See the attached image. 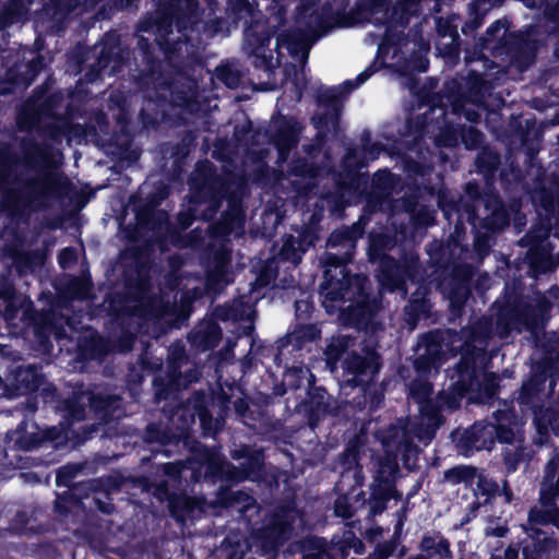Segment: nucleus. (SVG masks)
I'll use <instances>...</instances> for the list:
<instances>
[{"mask_svg": "<svg viewBox=\"0 0 559 559\" xmlns=\"http://www.w3.org/2000/svg\"><path fill=\"white\" fill-rule=\"evenodd\" d=\"M386 4L388 0H364L348 15L344 16L332 12L330 5H324L320 12L304 8L298 19V31L281 34L277 37L278 57L283 56L285 48L289 55L304 63L308 59L312 44L334 25L353 26L364 22L380 23L386 14Z\"/></svg>", "mask_w": 559, "mask_h": 559, "instance_id": "f257e3e1", "label": "nucleus"}, {"mask_svg": "<svg viewBox=\"0 0 559 559\" xmlns=\"http://www.w3.org/2000/svg\"><path fill=\"white\" fill-rule=\"evenodd\" d=\"M347 260L349 257L338 258L334 254L326 257L328 269L321 287V294L324 297L323 306L328 312H333L334 306L329 302L350 301L346 308L338 307V309L348 311L349 319L360 326L372 318L373 306L369 304L365 292L366 276L357 274L349 276L344 265Z\"/></svg>", "mask_w": 559, "mask_h": 559, "instance_id": "f03ea898", "label": "nucleus"}, {"mask_svg": "<svg viewBox=\"0 0 559 559\" xmlns=\"http://www.w3.org/2000/svg\"><path fill=\"white\" fill-rule=\"evenodd\" d=\"M496 425L475 424L463 435L462 442L468 450H490L495 436L500 442L520 444L524 440L523 415L515 414L514 407L504 402L495 413Z\"/></svg>", "mask_w": 559, "mask_h": 559, "instance_id": "7ed1b4c3", "label": "nucleus"}, {"mask_svg": "<svg viewBox=\"0 0 559 559\" xmlns=\"http://www.w3.org/2000/svg\"><path fill=\"white\" fill-rule=\"evenodd\" d=\"M229 190L230 185H227L221 179H206L199 188L195 202L199 206L204 205V210H201L202 217L204 219H211L221 205V200L227 198L228 211L215 227L214 233L222 236L234 235L235 237H239L243 234L245 215L239 197L236 194L227 197Z\"/></svg>", "mask_w": 559, "mask_h": 559, "instance_id": "20e7f679", "label": "nucleus"}, {"mask_svg": "<svg viewBox=\"0 0 559 559\" xmlns=\"http://www.w3.org/2000/svg\"><path fill=\"white\" fill-rule=\"evenodd\" d=\"M32 163H36L40 170L25 183L20 193L9 192L3 204L8 209L13 211L36 209L43 206L51 195L57 193L59 179L51 169L55 160L43 155L40 160L32 159Z\"/></svg>", "mask_w": 559, "mask_h": 559, "instance_id": "39448f33", "label": "nucleus"}, {"mask_svg": "<svg viewBox=\"0 0 559 559\" xmlns=\"http://www.w3.org/2000/svg\"><path fill=\"white\" fill-rule=\"evenodd\" d=\"M385 457L378 461L374 480L383 490L390 488L391 481L399 471L397 456L400 453L413 451L409 431L402 426H393L386 436H382Z\"/></svg>", "mask_w": 559, "mask_h": 559, "instance_id": "423d86ee", "label": "nucleus"}, {"mask_svg": "<svg viewBox=\"0 0 559 559\" xmlns=\"http://www.w3.org/2000/svg\"><path fill=\"white\" fill-rule=\"evenodd\" d=\"M559 453L554 456L547 467L540 486V506L532 509L528 514L530 523H551L559 528Z\"/></svg>", "mask_w": 559, "mask_h": 559, "instance_id": "0eeeda50", "label": "nucleus"}, {"mask_svg": "<svg viewBox=\"0 0 559 559\" xmlns=\"http://www.w3.org/2000/svg\"><path fill=\"white\" fill-rule=\"evenodd\" d=\"M371 74L370 69H366L354 81H346L340 86L329 87L321 92L319 106L324 109V114H317L312 118L314 127L319 131L335 130L341 111V97L344 93H349L365 83Z\"/></svg>", "mask_w": 559, "mask_h": 559, "instance_id": "6e6552de", "label": "nucleus"}, {"mask_svg": "<svg viewBox=\"0 0 559 559\" xmlns=\"http://www.w3.org/2000/svg\"><path fill=\"white\" fill-rule=\"evenodd\" d=\"M298 519L297 510L288 504L275 512L266 524L258 531L257 542L263 551L274 550L289 537L290 530Z\"/></svg>", "mask_w": 559, "mask_h": 559, "instance_id": "1a4fd4ad", "label": "nucleus"}, {"mask_svg": "<svg viewBox=\"0 0 559 559\" xmlns=\"http://www.w3.org/2000/svg\"><path fill=\"white\" fill-rule=\"evenodd\" d=\"M534 324V320L527 318V316H520L516 319L507 320L502 314L499 316L497 321L496 330L492 331L488 328V322H478L471 331L469 338L465 342L464 350L469 352V348L484 352L486 349V340L491 334H497L499 337H506L512 330H521L522 328L531 329Z\"/></svg>", "mask_w": 559, "mask_h": 559, "instance_id": "9d476101", "label": "nucleus"}, {"mask_svg": "<svg viewBox=\"0 0 559 559\" xmlns=\"http://www.w3.org/2000/svg\"><path fill=\"white\" fill-rule=\"evenodd\" d=\"M550 230L548 226L539 227L530 233L522 242L530 246L527 260L534 276L546 273L556 266L549 243Z\"/></svg>", "mask_w": 559, "mask_h": 559, "instance_id": "9b49d317", "label": "nucleus"}, {"mask_svg": "<svg viewBox=\"0 0 559 559\" xmlns=\"http://www.w3.org/2000/svg\"><path fill=\"white\" fill-rule=\"evenodd\" d=\"M379 282L388 290H402L406 294L405 284L413 280L417 272V259L411 255L403 264L396 263L389 257L379 258Z\"/></svg>", "mask_w": 559, "mask_h": 559, "instance_id": "f8f14e48", "label": "nucleus"}, {"mask_svg": "<svg viewBox=\"0 0 559 559\" xmlns=\"http://www.w3.org/2000/svg\"><path fill=\"white\" fill-rule=\"evenodd\" d=\"M411 394L419 404L423 424L427 426L425 433L416 431V437L419 440H430L436 428L440 425V417L436 411L428 412L429 401L428 397L431 393V384L426 380L417 379L411 384Z\"/></svg>", "mask_w": 559, "mask_h": 559, "instance_id": "ddd939ff", "label": "nucleus"}, {"mask_svg": "<svg viewBox=\"0 0 559 559\" xmlns=\"http://www.w3.org/2000/svg\"><path fill=\"white\" fill-rule=\"evenodd\" d=\"M175 312L176 305L170 302L169 297L165 300V296L152 297L146 293H142L136 304L132 307V314L145 319L164 318Z\"/></svg>", "mask_w": 559, "mask_h": 559, "instance_id": "4468645a", "label": "nucleus"}, {"mask_svg": "<svg viewBox=\"0 0 559 559\" xmlns=\"http://www.w3.org/2000/svg\"><path fill=\"white\" fill-rule=\"evenodd\" d=\"M424 349L415 360V367L420 377L430 376L432 371L437 372L438 368L447 359V355L442 349V345L435 338L427 337L425 344L419 345V350Z\"/></svg>", "mask_w": 559, "mask_h": 559, "instance_id": "2eb2a0df", "label": "nucleus"}, {"mask_svg": "<svg viewBox=\"0 0 559 559\" xmlns=\"http://www.w3.org/2000/svg\"><path fill=\"white\" fill-rule=\"evenodd\" d=\"M314 243V236L310 231L302 233L298 237L286 236L283 238V246L280 258L297 265L307 249Z\"/></svg>", "mask_w": 559, "mask_h": 559, "instance_id": "dca6fc26", "label": "nucleus"}, {"mask_svg": "<svg viewBox=\"0 0 559 559\" xmlns=\"http://www.w3.org/2000/svg\"><path fill=\"white\" fill-rule=\"evenodd\" d=\"M193 0H169V9L165 12V21L157 26V43L167 52H174L176 47L170 45V40L164 34V24L167 22L170 26L174 19L179 16V13L183 15L194 14Z\"/></svg>", "mask_w": 559, "mask_h": 559, "instance_id": "f3484780", "label": "nucleus"}, {"mask_svg": "<svg viewBox=\"0 0 559 559\" xmlns=\"http://www.w3.org/2000/svg\"><path fill=\"white\" fill-rule=\"evenodd\" d=\"M234 459L246 457V462L240 464V471L233 472L229 477L234 480L240 481L243 479L258 480L260 477V469L263 464V456L260 452L251 453L248 448L241 451L233 452Z\"/></svg>", "mask_w": 559, "mask_h": 559, "instance_id": "a211bd4d", "label": "nucleus"}, {"mask_svg": "<svg viewBox=\"0 0 559 559\" xmlns=\"http://www.w3.org/2000/svg\"><path fill=\"white\" fill-rule=\"evenodd\" d=\"M344 368L348 373L355 376L365 374L367 372L374 373L379 368L378 356L372 349L365 350L362 356L352 350L345 359Z\"/></svg>", "mask_w": 559, "mask_h": 559, "instance_id": "6ab92c4d", "label": "nucleus"}, {"mask_svg": "<svg viewBox=\"0 0 559 559\" xmlns=\"http://www.w3.org/2000/svg\"><path fill=\"white\" fill-rule=\"evenodd\" d=\"M274 128L276 135L273 138V142L278 151L280 160L284 162L289 150L297 143V130L293 124L284 120L275 121Z\"/></svg>", "mask_w": 559, "mask_h": 559, "instance_id": "aec40b11", "label": "nucleus"}, {"mask_svg": "<svg viewBox=\"0 0 559 559\" xmlns=\"http://www.w3.org/2000/svg\"><path fill=\"white\" fill-rule=\"evenodd\" d=\"M534 424L539 444H544L547 441L549 432L559 436V414L551 408L535 413Z\"/></svg>", "mask_w": 559, "mask_h": 559, "instance_id": "412c9836", "label": "nucleus"}, {"mask_svg": "<svg viewBox=\"0 0 559 559\" xmlns=\"http://www.w3.org/2000/svg\"><path fill=\"white\" fill-rule=\"evenodd\" d=\"M544 382V379L539 376H535L531 378L527 382L523 383L520 395L518 397V403L521 407V413H524L522 407H527L534 409V414L538 413L536 411L538 403L542 401L540 388Z\"/></svg>", "mask_w": 559, "mask_h": 559, "instance_id": "4be33fe9", "label": "nucleus"}, {"mask_svg": "<svg viewBox=\"0 0 559 559\" xmlns=\"http://www.w3.org/2000/svg\"><path fill=\"white\" fill-rule=\"evenodd\" d=\"M420 545L421 550L429 558L447 559L451 557L449 542L440 535L425 536Z\"/></svg>", "mask_w": 559, "mask_h": 559, "instance_id": "5701e85b", "label": "nucleus"}, {"mask_svg": "<svg viewBox=\"0 0 559 559\" xmlns=\"http://www.w3.org/2000/svg\"><path fill=\"white\" fill-rule=\"evenodd\" d=\"M354 345L353 340L348 336H334L331 338L324 354L326 357V365L331 371L336 368L337 360L341 355L347 352Z\"/></svg>", "mask_w": 559, "mask_h": 559, "instance_id": "b1692460", "label": "nucleus"}, {"mask_svg": "<svg viewBox=\"0 0 559 559\" xmlns=\"http://www.w3.org/2000/svg\"><path fill=\"white\" fill-rule=\"evenodd\" d=\"M319 334L320 331L314 325H301L286 336L283 346L287 344L296 349H301L307 342H312L319 337Z\"/></svg>", "mask_w": 559, "mask_h": 559, "instance_id": "393cba45", "label": "nucleus"}, {"mask_svg": "<svg viewBox=\"0 0 559 559\" xmlns=\"http://www.w3.org/2000/svg\"><path fill=\"white\" fill-rule=\"evenodd\" d=\"M532 532L536 533V539L538 542V546L535 545L534 549L531 550L530 546L526 545L523 549V558L522 559H548V552L550 550L556 548V542L551 538L544 537L543 540L540 539L539 535L540 533L537 531H534L532 528Z\"/></svg>", "mask_w": 559, "mask_h": 559, "instance_id": "a878e982", "label": "nucleus"}, {"mask_svg": "<svg viewBox=\"0 0 559 559\" xmlns=\"http://www.w3.org/2000/svg\"><path fill=\"white\" fill-rule=\"evenodd\" d=\"M252 297H241L238 300H235L230 307V312L226 316L227 319L233 320H252V316L254 313L252 305Z\"/></svg>", "mask_w": 559, "mask_h": 559, "instance_id": "bb28decb", "label": "nucleus"}, {"mask_svg": "<svg viewBox=\"0 0 559 559\" xmlns=\"http://www.w3.org/2000/svg\"><path fill=\"white\" fill-rule=\"evenodd\" d=\"M229 8L238 20L247 22L248 17H253L254 15V5L249 0H230Z\"/></svg>", "mask_w": 559, "mask_h": 559, "instance_id": "cd10ccee", "label": "nucleus"}, {"mask_svg": "<svg viewBox=\"0 0 559 559\" xmlns=\"http://www.w3.org/2000/svg\"><path fill=\"white\" fill-rule=\"evenodd\" d=\"M109 64V52L105 49V47H103L100 50H99V60H98V69L97 71L95 72V70L93 69L91 71V73L88 74V81H94L96 80L98 76H100L103 73L104 74H114L116 71H117V68L116 66H112L108 71H107V67Z\"/></svg>", "mask_w": 559, "mask_h": 559, "instance_id": "c85d7f7f", "label": "nucleus"}, {"mask_svg": "<svg viewBox=\"0 0 559 559\" xmlns=\"http://www.w3.org/2000/svg\"><path fill=\"white\" fill-rule=\"evenodd\" d=\"M509 216L503 207L496 209L490 217H486V226L492 230L508 225Z\"/></svg>", "mask_w": 559, "mask_h": 559, "instance_id": "c756f323", "label": "nucleus"}, {"mask_svg": "<svg viewBox=\"0 0 559 559\" xmlns=\"http://www.w3.org/2000/svg\"><path fill=\"white\" fill-rule=\"evenodd\" d=\"M215 75L223 81L228 87H235L239 83V76L236 72L231 71L228 67H217Z\"/></svg>", "mask_w": 559, "mask_h": 559, "instance_id": "7c9ffc66", "label": "nucleus"}, {"mask_svg": "<svg viewBox=\"0 0 559 559\" xmlns=\"http://www.w3.org/2000/svg\"><path fill=\"white\" fill-rule=\"evenodd\" d=\"M349 542L353 543V548L355 549V552L361 554L364 545L360 540L356 539L352 534H348V536H345V542L340 543L338 545H335V549L340 550L342 552L343 559L346 557V546L345 543L348 544Z\"/></svg>", "mask_w": 559, "mask_h": 559, "instance_id": "2f4dec72", "label": "nucleus"}, {"mask_svg": "<svg viewBox=\"0 0 559 559\" xmlns=\"http://www.w3.org/2000/svg\"><path fill=\"white\" fill-rule=\"evenodd\" d=\"M463 142L465 143L466 147L474 148L481 142V134L477 130L469 128L464 134H463Z\"/></svg>", "mask_w": 559, "mask_h": 559, "instance_id": "473e14b6", "label": "nucleus"}, {"mask_svg": "<svg viewBox=\"0 0 559 559\" xmlns=\"http://www.w3.org/2000/svg\"><path fill=\"white\" fill-rule=\"evenodd\" d=\"M38 119L35 114L29 115L26 109H23L19 116L17 123L22 129H32L37 123Z\"/></svg>", "mask_w": 559, "mask_h": 559, "instance_id": "72a5a7b5", "label": "nucleus"}, {"mask_svg": "<svg viewBox=\"0 0 559 559\" xmlns=\"http://www.w3.org/2000/svg\"><path fill=\"white\" fill-rule=\"evenodd\" d=\"M76 260V252L72 248H64L59 254V263L63 269L69 267Z\"/></svg>", "mask_w": 559, "mask_h": 559, "instance_id": "f704fd0d", "label": "nucleus"}, {"mask_svg": "<svg viewBox=\"0 0 559 559\" xmlns=\"http://www.w3.org/2000/svg\"><path fill=\"white\" fill-rule=\"evenodd\" d=\"M334 510L336 515L342 516L344 519H348L352 516L350 507L347 504V500L344 497L338 498L336 500Z\"/></svg>", "mask_w": 559, "mask_h": 559, "instance_id": "c9c22d12", "label": "nucleus"}, {"mask_svg": "<svg viewBox=\"0 0 559 559\" xmlns=\"http://www.w3.org/2000/svg\"><path fill=\"white\" fill-rule=\"evenodd\" d=\"M555 356L556 360L552 364H549L548 360L545 361V372L549 374L550 378H555L559 376V352H555L550 354L549 359H552Z\"/></svg>", "mask_w": 559, "mask_h": 559, "instance_id": "e433bc0d", "label": "nucleus"}, {"mask_svg": "<svg viewBox=\"0 0 559 559\" xmlns=\"http://www.w3.org/2000/svg\"><path fill=\"white\" fill-rule=\"evenodd\" d=\"M297 376L299 378H306L309 384H312L314 381V376L307 368H293L289 369L286 373V379Z\"/></svg>", "mask_w": 559, "mask_h": 559, "instance_id": "4c0bfd02", "label": "nucleus"}, {"mask_svg": "<svg viewBox=\"0 0 559 559\" xmlns=\"http://www.w3.org/2000/svg\"><path fill=\"white\" fill-rule=\"evenodd\" d=\"M264 41H266L269 44L270 41V38H266ZM264 41L262 43V45L258 48H254L251 50V52L258 58V59H262V62L265 64V68L266 69H271L273 67V58L272 57H267L264 52V49H263V46H264Z\"/></svg>", "mask_w": 559, "mask_h": 559, "instance_id": "58836bf2", "label": "nucleus"}, {"mask_svg": "<svg viewBox=\"0 0 559 559\" xmlns=\"http://www.w3.org/2000/svg\"><path fill=\"white\" fill-rule=\"evenodd\" d=\"M275 278V273L265 267L257 277L255 286L262 287L269 285Z\"/></svg>", "mask_w": 559, "mask_h": 559, "instance_id": "ea45409f", "label": "nucleus"}, {"mask_svg": "<svg viewBox=\"0 0 559 559\" xmlns=\"http://www.w3.org/2000/svg\"><path fill=\"white\" fill-rule=\"evenodd\" d=\"M506 32H507L506 25L501 21H496L487 29V34L491 37H498L499 33H502V36H504Z\"/></svg>", "mask_w": 559, "mask_h": 559, "instance_id": "a19ab883", "label": "nucleus"}, {"mask_svg": "<svg viewBox=\"0 0 559 559\" xmlns=\"http://www.w3.org/2000/svg\"><path fill=\"white\" fill-rule=\"evenodd\" d=\"M76 467L64 466L62 467L57 475V483H64L67 477H72L76 473Z\"/></svg>", "mask_w": 559, "mask_h": 559, "instance_id": "79ce46f5", "label": "nucleus"}, {"mask_svg": "<svg viewBox=\"0 0 559 559\" xmlns=\"http://www.w3.org/2000/svg\"><path fill=\"white\" fill-rule=\"evenodd\" d=\"M438 145L451 146L456 143V135L454 133H449L445 136H438L436 139Z\"/></svg>", "mask_w": 559, "mask_h": 559, "instance_id": "37998d69", "label": "nucleus"}, {"mask_svg": "<svg viewBox=\"0 0 559 559\" xmlns=\"http://www.w3.org/2000/svg\"><path fill=\"white\" fill-rule=\"evenodd\" d=\"M507 533V527L504 526H488L486 527V535L502 537Z\"/></svg>", "mask_w": 559, "mask_h": 559, "instance_id": "c03bdc74", "label": "nucleus"}, {"mask_svg": "<svg viewBox=\"0 0 559 559\" xmlns=\"http://www.w3.org/2000/svg\"><path fill=\"white\" fill-rule=\"evenodd\" d=\"M211 170H212V166L209 162H205V163H201L198 168H197V171H195V175L193 177V181L197 180V178L201 175L203 176H206L207 174H211Z\"/></svg>", "mask_w": 559, "mask_h": 559, "instance_id": "a18cd8bd", "label": "nucleus"}, {"mask_svg": "<svg viewBox=\"0 0 559 559\" xmlns=\"http://www.w3.org/2000/svg\"><path fill=\"white\" fill-rule=\"evenodd\" d=\"M480 484L489 495H495L499 491V486L495 483L488 481L487 479H480Z\"/></svg>", "mask_w": 559, "mask_h": 559, "instance_id": "49530a36", "label": "nucleus"}, {"mask_svg": "<svg viewBox=\"0 0 559 559\" xmlns=\"http://www.w3.org/2000/svg\"><path fill=\"white\" fill-rule=\"evenodd\" d=\"M459 405L457 403V400L455 396H452L450 399H448L447 401H444L443 399L439 402V406L440 407H448V408H451V409H454L456 408Z\"/></svg>", "mask_w": 559, "mask_h": 559, "instance_id": "de8ad7c7", "label": "nucleus"}, {"mask_svg": "<svg viewBox=\"0 0 559 559\" xmlns=\"http://www.w3.org/2000/svg\"><path fill=\"white\" fill-rule=\"evenodd\" d=\"M344 236V237H348V233L345 231V233H333L329 239V245L334 247L338 243L341 237Z\"/></svg>", "mask_w": 559, "mask_h": 559, "instance_id": "09e8293b", "label": "nucleus"}, {"mask_svg": "<svg viewBox=\"0 0 559 559\" xmlns=\"http://www.w3.org/2000/svg\"><path fill=\"white\" fill-rule=\"evenodd\" d=\"M207 330L210 332L211 335H213V340H210V341H206V345L209 346H213L214 343L217 341L218 338V331H217V328L216 325L212 324V325H209L207 326Z\"/></svg>", "mask_w": 559, "mask_h": 559, "instance_id": "8fccbe9b", "label": "nucleus"}, {"mask_svg": "<svg viewBox=\"0 0 559 559\" xmlns=\"http://www.w3.org/2000/svg\"><path fill=\"white\" fill-rule=\"evenodd\" d=\"M519 557V554H518V550L514 549V548H508L506 551H504V556H503V559H518Z\"/></svg>", "mask_w": 559, "mask_h": 559, "instance_id": "3c124183", "label": "nucleus"}, {"mask_svg": "<svg viewBox=\"0 0 559 559\" xmlns=\"http://www.w3.org/2000/svg\"><path fill=\"white\" fill-rule=\"evenodd\" d=\"M110 404H111V403H106V405L102 407V409L105 412V416L108 414V408H109ZM92 406H93L95 409L100 408V406H99L98 402H97L95 399H93V401H92Z\"/></svg>", "mask_w": 559, "mask_h": 559, "instance_id": "603ef678", "label": "nucleus"}, {"mask_svg": "<svg viewBox=\"0 0 559 559\" xmlns=\"http://www.w3.org/2000/svg\"><path fill=\"white\" fill-rule=\"evenodd\" d=\"M467 390V385L463 382L461 383L460 381L456 383V386H455V392L461 395L463 394V392H465Z\"/></svg>", "mask_w": 559, "mask_h": 559, "instance_id": "864d4df0", "label": "nucleus"}, {"mask_svg": "<svg viewBox=\"0 0 559 559\" xmlns=\"http://www.w3.org/2000/svg\"><path fill=\"white\" fill-rule=\"evenodd\" d=\"M502 491H503V496H504L506 502H510L511 499H512V495H511L509 488L507 487L506 483L503 484Z\"/></svg>", "mask_w": 559, "mask_h": 559, "instance_id": "5fc2aeb1", "label": "nucleus"}, {"mask_svg": "<svg viewBox=\"0 0 559 559\" xmlns=\"http://www.w3.org/2000/svg\"><path fill=\"white\" fill-rule=\"evenodd\" d=\"M391 552L390 547H385V550H380L377 559H386Z\"/></svg>", "mask_w": 559, "mask_h": 559, "instance_id": "6e6d98bb", "label": "nucleus"}, {"mask_svg": "<svg viewBox=\"0 0 559 559\" xmlns=\"http://www.w3.org/2000/svg\"><path fill=\"white\" fill-rule=\"evenodd\" d=\"M83 409H72L71 415L75 420H81L83 418Z\"/></svg>", "mask_w": 559, "mask_h": 559, "instance_id": "4d7b16f0", "label": "nucleus"}, {"mask_svg": "<svg viewBox=\"0 0 559 559\" xmlns=\"http://www.w3.org/2000/svg\"><path fill=\"white\" fill-rule=\"evenodd\" d=\"M465 116H466V119L469 121H476L479 117L477 112L469 111V110L466 111Z\"/></svg>", "mask_w": 559, "mask_h": 559, "instance_id": "13d9d810", "label": "nucleus"}, {"mask_svg": "<svg viewBox=\"0 0 559 559\" xmlns=\"http://www.w3.org/2000/svg\"><path fill=\"white\" fill-rule=\"evenodd\" d=\"M87 285L85 283L82 284L79 297L84 298L87 295Z\"/></svg>", "mask_w": 559, "mask_h": 559, "instance_id": "bf43d9fd", "label": "nucleus"}, {"mask_svg": "<svg viewBox=\"0 0 559 559\" xmlns=\"http://www.w3.org/2000/svg\"><path fill=\"white\" fill-rule=\"evenodd\" d=\"M454 475L456 476V479H461V469L457 468V469H453V471L448 473L449 477L450 476H454Z\"/></svg>", "mask_w": 559, "mask_h": 559, "instance_id": "052dcab7", "label": "nucleus"}, {"mask_svg": "<svg viewBox=\"0 0 559 559\" xmlns=\"http://www.w3.org/2000/svg\"><path fill=\"white\" fill-rule=\"evenodd\" d=\"M175 468H176V465H174V464H167V465L165 466V472H166L167 474H173V469H175Z\"/></svg>", "mask_w": 559, "mask_h": 559, "instance_id": "680f3d73", "label": "nucleus"}, {"mask_svg": "<svg viewBox=\"0 0 559 559\" xmlns=\"http://www.w3.org/2000/svg\"><path fill=\"white\" fill-rule=\"evenodd\" d=\"M286 1H287V0H273V2H275L276 4H278L281 8H283V7H284V4H285V2H286Z\"/></svg>", "mask_w": 559, "mask_h": 559, "instance_id": "e2e57ef3", "label": "nucleus"}, {"mask_svg": "<svg viewBox=\"0 0 559 559\" xmlns=\"http://www.w3.org/2000/svg\"><path fill=\"white\" fill-rule=\"evenodd\" d=\"M370 259H371L372 261H376V259H378L377 253H376V252L370 253Z\"/></svg>", "mask_w": 559, "mask_h": 559, "instance_id": "0e129e2a", "label": "nucleus"}, {"mask_svg": "<svg viewBox=\"0 0 559 559\" xmlns=\"http://www.w3.org/2000/svg\"><path fill=\"white\" fill-rule=\"evenodd\" d=\"M190 225V221H187V222H182V226L186 228Z\"/></svg>", "mask_w": 559, "mask_h": 559, "instance_id": "69168bd1", "label": "nucleus"}, {"mask_svg": "<svg viewBox=\"0 0 559 559\" xmlns=\"http://www.w3.org/2000/svg\"><path fill=\"white\" fill-rule=\"evenodd\" d=\"M201 420H202L203 424L205 423V414L201 415Z\"/></svg>", "mask_w": 559, "mask_h": 559, "instance_id": "338daca9", "label": "nucleus"}, {"mask_svg": "<svg viewBox=\"0 0 559 559\" xmlns=\"http://www.w3.org/2000/svg\"><path fill=\"white\" fill-rule=\"evenodd\" d=\"M385 45L384 44H381L379 49L382 51L384 49Z\"/></svg>", "mask_w": 559, "mask_h": 559, "instance_id": "774afa93", "label": "nucleus"}]
</instances>
